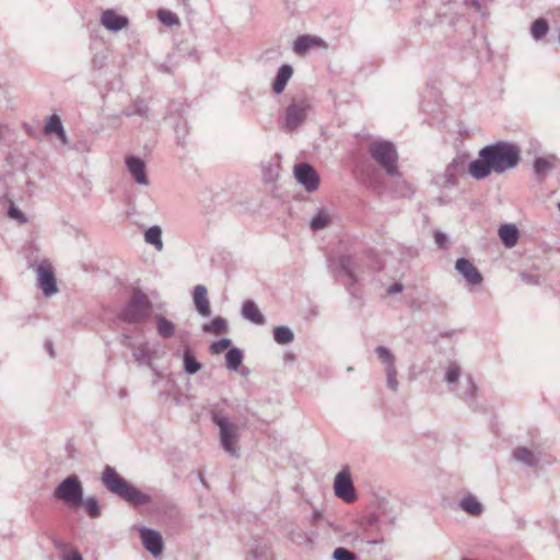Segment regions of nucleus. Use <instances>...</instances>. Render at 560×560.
I'll return each instance as SVG.
<instances>
[{
	"label": "nucleus",
	"mask_w": 560,
	"mask_h": 560,
	"mask_svg": "<svg viewBox=\"0 0 560 560\" xmlns=\"http://www.w3.org/2000/svg\"><path fill=\"white\" fill-rule=\"evenodd\" d=\"M499 236L505 247L512 248L517 244L520 232L514 224H503L499 229Z\"/></svg>",
	"instance_id": "23"
},
{
	"label": "nucleus",
	"mask_w": 560,
	"mask_h": 560,
	"mask_svg": "<svg viewBox=\"0 0 560 560\" xmlns=\"http://www.w3.org/2000/svg\"><path fill=\"white\" fill-rule=\"evenodd\" d=\"M273 339L278 345H289L294 340V334L287 326H278L273 329Z\"/></svg>",
	"instance_id": "32"
},
{
	"label": "nucleus",
	"mask_w": 560,
	"mask_h": 560,
	"mask_svg": "<svg viewBox=\"0 0 560 560\" xmlns=\"http://www.w3.org/2000/svg\"><path fill=\"white\" fill-rule=\"evenodd\" d=\"M521 278L525 283L532 285H537L540 282V277L537 273L522 272Z\"/></svg>",
	"instance_id": "45"
},
{
	"label": "nucleus",
	"mask_w": 560,
	"mask_h": 560,
	"mask_svg": "<svg viewBox=\"0 0 560 560\" xmlns=\"http://www.w3.org/2000/svg\"><path fill=\"white\" fill-rule=\"evenodd\" d=\"M468 164L465 155H456L444 172L434 177V183L441 188L456 187L458 178L468 172Z\"/></svg>",
	"instance_id": "8"
},
{
	"label": "nucleus",
	"mask_w": 560,
	"mask_h": 560,
	"mask_svg": "<svg viewBox=\"0 0 560 560\" xmlns=\"http://www.w3.org/2000/svg\"><path fill=\"white\" fill-rule=\"evenodd\" d=\"M434 241H435L436 245L442 248V247H445V245L447 243V237L444 233L438 231L434 234Z\"/></svg>",
	"instance_id": "49"
},
{
	"label": "nucleus",
	"mask_w": 560,
	"mask_h": 560,
	"mask_svg": "<svg viewBox=\"0 0 560 560\" xmlns=\"http://www.w3.org/2000/svg\"><path fill=\"white\" fill-rule=\"evenodd\" d=\"M232 341L229 338H222L211 343L210 352L212 354H220L224 352L231 346Z\"/></svg>",
	"instance_id": "41"
},
{
	"label": "nucleus",
	"mask_w": 560,
	"mask_h": 560,
	"mask_svg": "<svg viewBox=\"0 0 560 560\" xmlns=\"http://www.w3.org/2000/svg\"><path fill=\"white\" fill-rule=\"evenodd\" d=\"M202 331L206 334L221 335L228 331V322L223 317H215L210 323L202 325Z\"/></svg>",
	"instance_id": "28"
},
{
	"label": "nucleus",
	"mask_w": 560,
	"mask_h": 560,
	"mask_svg": "<svg viewBox=\"0 0 560 560\" xmlns=\"http://www.w3.org/2000/svg\"><path fill=\"white\" fill-rule=\"evenodd\" d=\"M377 522H378V517H377L376 515H374V514L369 515V516L366 517V520H365V524H366V528H365V530H366L368 533H371V529H370V528H371L372 526H374Z\"/></svg>",
	"instance_id": "50"
},
{
	"label": "nucleus",
	"mask_w": 560,
	"mask_h": 560,
	"mask_svg": "<svg viewBox=\"0 0 560 560\" xmlns=\"http://www.w3.org/2000/svg\"><path fill=\"white\" fill-rule=\"evenodd\" d=\"M331 222V217L329 212L325 209L317 210L316 214L312 218L310 222V228L312 231H320L329 225Z\"/></svg>",
	"instance_id": "29"
},
{
	"label": "nucleus",
	"mask_w": 560,
	"mask_h": 560,
	"mask_svg": "<svg viewBox=\"0 0 560 560\" xmlns=\"http://www.w3.org/2000/svg\"><path fill=\"white\" fill-rule=\"evenodd\" d=\"M8 214H9L10 218L15 219V220H18L20 222H26L25 214L20 209H18L14 206H11L9 208Z\"/></svg>",
	"instance_id": "46"
},
{
	"label": "nucleus",
	"mask_w": 560,
	"mask_h": 560,
	"mask_svg": "<svg viewBox=\"0 0 560 560\" xmlns=\"http://www.w3.org/2000/svg\"><path fill=\"white\" fill-rule=\"evenodd\" d=\"M401 185L404 187V191L401 192V196L410 197L413 194V189L406 182H401Z\"/></svg>",
	"instance_id": "51"
},
{
	"label": "nucleus",
	"mask_w": 560,
	"mask_h": 560,
	"mask_svg": "<svg viewBox=\"0 0 560 560\" xmlns=\"http://www.w3.org/2000/svg\"><path fill=\"white\" fill-rule=\"evenodd\" d=\"M512 457L514 460L529 468H537L541 464L551 465L556 462V458L552 456L545 458V453L541 450L533 451L526 446L515 447Z\"/></svg>",
	"instance_id": "9"
},
{
	"label": "nucleus",
	"mask_w": 560,
	"mask_h": 560,
	"mask_svg": "<svg viewBox=\"0 0 560 560\" xmlns=\"http://www.w3.org/2000/svg\"><path fill=\"white\" fill-rule=\"evenodd\" d=\"M294 176L296 180L310 192L315 191L319 185V177L307 163L298 164L294 166Z\"/></svg>",
	"instance_id": "13"
},
{
	"label": "nucleus",
	"mask_w": 560,
	"mask_h": 560,
	"mask_svg": "<svg viewBox=\"0 0 560 560\" xmlns=\"http://www.w3.org/2000/svg\"><path fill=\"white\" fill-rule=\"evenodd\" d=\"M101 23L109 31L118 32L128 25V19L122 15L116 14L112 10L103 12Z\"/></svg>",
	"instance_id": "20"
},
{
	"label": "nucleus",
	"mask_w": 560,
	"mask_h": 560,
	"mask_svg": "<svg viewBox=\"0 0 560 560\" xmlns=\"http://www.w3.org/2000/svg\"><path fill=\"white\" fill-rule=\"evenodd\" d=\"M55 546L58 548V549H62L65 548V544L60 542V541H55Z\"/></svg>",
	"instance_id": "56"
},
{
	"label": "nucleus",
	"mask_w": 560,
	"mask_h": 560,
	"mask_svg": "<svg viewBox=\"0 0 560 560\" xmlns=\"http://www.w3.org/2000/svg\"><path fill=\"white\" fill-rule=\"evenodd\" d=\"M128 340H129V336L124 335V336H122L121 343H122V345H127Z\"/></svg>",
	"instance_id": "57"
},
{
	"label": "nucleus",
	"mask_w": 560,
	"mask_h": 560,
	"mask_svg": "<svg viewBox=\"0 0 560 560\" xmlns=\"http://www.w3.org/2000/svg\"><path fill=\"white\" fill-rule=\"evenodd\" d=\"M465 5L474 8L481 16H486L487 12L479 0H464Z\"/></svg>",
	"instance_id": "47"
},
{
	"label": "nucleus",
	"mask_w": 560,
	"mask_h": 560,
	"mask_svg": "<svg viewBox=\"0 0 560 560\" xmlns=\"http://www.w3.org/2000/svg\"><path fill=\"white\" fill-rule=\"evenodd\" d=\"M247 560H270V558L265 546H257L250 550V556Z\"/></svg>",
	"instance_id": "42"
},
{
	"label": "nucleus",
	"mask_w": 560,
	"mask_h": 560,
	"mask_svg": "<svg viewBox=\"0 0 560 560\" xmlns=\"http://www.w3.org/2000/svg\"><path fill=\"white\" fill-rule=\"evenodd\" d=\"M122 114L127 117L138 115L144 118L149 117V107L144 100H136L132 104V107L129 109H125Z\"/></svg>",
	"instance_id": "34"
},
{
	"label": "nucleus",
	"mask_w": 560,
	"mask_h": 560,
	"mask_svg": "<svg viewBox=\"0 0 560 560\" xmlns=\"http://www.w3.org/2000/svg\"><path fill=\"white\" fill-rule=\"evenodd\" d=\"M102 482L109 492L118 495L131 505H145L152 501L149 494L129 483L112 466H105L102 474Z\"/></svg>",
	"instance_id": "2"
},
{
	"label": "nucleus",
	"mask_w": 560,
	"mask_h": 560,
	"mask_svg": "<svg viewBox=\"0 0 560 560\" xmlns=\"http://www.w3.org/2000/svg\"><path fill=\"white\" fill-rule=\"evenodd\" d=\"M46 349L48 350L50 357H54L52 343L50 341L46 342Z\"/></svg>",
	"instance_id": "55"
},
{
	"label": "nucleus",
	"mask_w": 560,
	"mask_h": 560,
	"mask_svg": "<svg viewBox=\"0 0 560 560\" xmlns=\"http://www.w3.org/2000/svg\"><path fill=\"white\" fill-rule=\"evenodd\" d=\"M311 110L312 104L307 97H293L288 107L285 108L283 129L289 132L295 131L301 125H303L306 121Z\"/></svg>",
	"instance_id": "5"
},
{
	"label": "nucleus",
	"mask_w": 560,
	"mask_h": 560,
	"mask_svg": "<svg viewBox=\"0 0 560 560\" xmlns=\"http://www.w3.org/2000/svg\"><path fill=\"white\" fill-rule=\"evenodd\" d=\"M462 375V369L458 362L450 361L445 368L444 380L447 384H456Z\"/></svg>",
	"instance_id": "33"
},
{
	"label": "nucleus",
	"mask_w": 560,
	"mask_h": 560,
	"mask_svg": "<svg viewBox=\"0 0 560 560\" xmlns=\"http://www.w3.org/2000/svg\"><path fill=\"white\" fill-rule=\"evenodd\" d=\"M292 74H293V68L290 65H282L278 69L277 75L272 83V91L276 94H281L284 91Z\"/></svg>",
	"instance_id": "22"
},
{
	"label": "nucleus",
	"mask_w": 560,
	"mask_h": 560,
	"mask_svg": "<svg viewBox=\"0 0 560 560\" xmlns=\"http://www.w3.org/2000/svg\"><path fill=\"white\" fill-rule=\"evenodd\" d=\"M61 560H83L77 550H68L62 553Z\"/></svg>",
	"instance_id": "48"
},
{
	"label": "nucleus",
	"mask_w": 560,
	"mask_h": 560,
	"mask_svg": "<svg viewBox=\"0 0 560 560\" xmlns=\"http://www.w3.org/2000/svg\"><path fill=\"white\" fill-rule=\"evenodd\" d=\"M242 316L256 325H264L266 322L257 304L252 300H247L243 303Z\"/></svg>",
	"instance_id": "21"
},
{
	"label": "nucleus",
	"mask_w": 560,
	"mask_h": 560,
	"mask_svg": "<svg viewBox=\"0 0 560 560\" xmlns=\"http://www.w3.org/2000/svg\"><path fill=\"white\" fill-rule=\"evenodd\" d=\"M133 358L140 364H148L150 362V351L144 346H140L135 352Z\"/></svg>",
	"instance_id": "43"
},
{
	"label": "nucleus",
	"mask_w": 560,
	"mask_h": 560,
	"mask_svg": "<svg viewBox=\"0 0 560 560\" xmlns=\"http://www.w3.org/2000/svg\"><path fill=\"white\" fill-rule=\"evenodd\" d=\"M27 186L33 187V183L31 180H28Z\"/></svg>",
	"instance_id": "61"
},
{
	"label": "nucleus",
	"mask_w": 560,
	"mask_h": 560,
	"mask_svg": "<svg viewBox=\"0 0 560 560\" xmlns=\"http://www.w3.org/2000/svg\"><path fill=\"white\" fill-rule=\"evenodd\" d=\"M57 137L59 138V140H60L63 144H67V143H68V137H67L66 131H65V129H63V128L61 129V133H57Z\"/></svg>",
	"instance_id": "53"
},
{
	"label": "nucleus",
	"mask_w": 560,
	"mask_h": 560,
	"mask_svg": "<svg viewBox=\"0 0 560 560\" xmlns=\"http://www.w3.org/2000/svg\"><path fill=\"white\" fill-rule=\"evenodd\" d=\"M312 534L292 530L289 534V539L296 545H307L312 542Z\"/></svg>",
	"instance_id": "40"
},
{
	"label": "nucleus",
	"mask_w": 560,
	"mask_h": 560,
	"mask_svg": "<svg viewBox=\"0 0 560 560\" xmlns=\"http://www.w3.org/2000/svg\"><path fill=\"white\" fill-rule=\"evenodd\" d=\"M401 291H402V284H400V283H394L387 290V292L389 294L399 293Z\"/></svg>",
	"instance_id": "52"
},
{
	"label": "nucleus",
	"mask_w": 560,
	"mask_h": 560,
	"mask_svg": "<svg viewBox=\"0 0 560 560\" xmlns=\"http://www.w3.org/2000/svg\"><path fill=\"white\" fill-rule=\"evenodd\" d=\"M319 517H320V512H318V511H314V513H313V518H314V521H315V520H317V518H319Z\"/></svg>",
	"instance_id": "58"
},
{
	"label": "nucleus",
	"mask_w": 560,
	"mask_h": 560,
	"mask_svg": "<svg viewBox=\"0 0 560 560\" xmlns=\"http://www.w3.org/2000/svg\"><path fill=\"white\" fill-rule=\"evenodd\" d=\"M549 31V25L545 19H537L533 22L530 27V34L533 38L539 40L544 38Z\"/></svg>",
	"instance_id": "36"
},
{
	"label": "nucleus",
	"mask_w": 560,
	"mask_h": 560,
	"mask_svg": "<svg viewBox=\"0 0 560 560\" xmlns=\"http://www.w3.org/2000/svg\"><path fill=\"white\" fill-rule=\"evenodd\" d=\"M323 40L319 37L301 35L293 43V51L296 55L305 54L311 47L320 45Z\"/></svg>",
	"instance_id": "25"
},
{
	"label": "nucleus",
	"mask_w": 560,
	"mask_h": 560,
	"mask_svg": "<svg viewBox=\"0 0 560 560\" xmlns=\"http://www.w3.org/2000/svg\"><path fill=\"white\" fill-rule=\"evenodd\" d=\"M144 241L155 247L156 250L163 249L162 230L159 225H153L144 232Z\"/></svg>",
	"instance_id": "30"
},
{
	"label": "nucleus",
	"mask_w": 560,
	"mask_h": 560,
	"mask_svg": "<svg viewBox=\"0 0 560 560\" xmlns=\"http://www.w3.org/2000/svg\"><path fill=\"white\" fill-rule=\"evenodd\" d=\"M243 361V352L238 348H231L225 354L226 368L231 371H236Z\"/></svg>",
	"instance_id": "31"
},
{
	"label": "nucleus",
	"mask_w": 560,
	"mask_h": 560,
	"mask_svg": "<svg viewBox=\"0 0 560 560\" xmlns=\"http://www.w3.org/2000/svg\"><path fill=\"white\" fill-rule=\"evenodd\" d=\"M192 300L199 315L207 317L211 314L208 290L203 284H198L194 288Z\"/></svg>",
	"instance_id": "19"
},
{
	"label": "nucleus",
	"mask_w": 560,
	"mask_h": 560,
	"mask_svg": "<svg viewBox=\"0 0 560 560\" xmlns=\"http://www.w3.org/2000/svg\"><path fill=\"white\" fill-rule=\"evenodd\" d=\"M54 498L65 504L77 508L83 502V486L77 475L65 478L54 490Z\"/></svg>",
	"instance_id": "6"
},
{
	"label": "nucleus",
	"mask_w": 560,
	"mask_h": 560,
	"mask_svg": "<svg viewBox=\"0 0 560 560\" xmlns=\"http://www.w3.org/2000/svg\"><path fill=\"white\" fill-rule=\"evenodd\" d=\"M63 128L61 119L58 115H50L45 125L44 131L46 135H57L61 133V129Z\"/></svg>",
	"instance_id": "37"
},
{
	"label": "nucleus",
	"mask_w": 560,
	"mask_h": 560,
	"mask_svg": "<svg viewBox=\"0 0 560 560\" xmlns=\"http://www.w3.org/2000/svg\"><path fill=\"white\" fill-rule=\"evenodd\" d=\"M455 269L465 278L468 284L479 285L483 280L479 270L466 258L457 259L455 262Z\"/></svg>",
	"instance_id": "16"
},
{
	"label": "nucleus",
	"mask_w": 560,
	"mask_h": 560,
	"mask_svg": "<svg viewBox=\"0 0 560 560\" xmlns=\"http://www.w3.org/2000/svg\"><path fill=\"white\" fill-rule=\"evenodd\" d=\"M521 149L508 141H498L479 150L478 159L469 162L468 173L476 180H481L491 173L503 174L518 165Z\"/></svg>",
	"instance_id": "1"
},
{
	"label": "nucleus",
	"mask_w": 560,
	"mask_h": 560,
	"mask_svg": "<svg viewBox=\"0 0 560 560\" xmlns=\"http://www.w3.org/2000/svg\"><path fill=\"white\" fill-rule=\"evenodd\" d=\"M140 537L144 548L152 553L154 557H158L162 553L164 544L162 536L159 532L143 527L140 529Z\"/></svg>",
	"instance_id": "14"
},
{
	"label": "nucleus",
	"mask_w": 560,
	"mask_h": 560,
	"mask_svg": "<svg viewBox=\"0 0 560 560\" xmlns=\"http://www.w3.org/2000/svg\"><path fill=\"white\" fill-rule=\"evenodd\" d=\"M158 18L160 22L166 26H175L179 24L178 16L175 13L167 10H159Z\"/></svg>",
	"instance_id": "39"
},
{
	"label": "nucleus",
	"mask_w": 560,
	"mask_h": 560,
	"mask_svg": "<svg viewBox=\"0 0 560 560\" xmlns=\"http://www.w3.org/2000/svg\"><path fill=\"white\" fill-rule=\"evenodd\" d=\"M354 265V258L350 255H342L336 262L331 264L335 276L337 278L347 277L350 285L357 281Z\"/></svg>",
	"instance_id": "15"
},
{
	"label": "nucleus",
	"mask_w": 560,
	"mask_h": 560,
	"mask_svg": "<svg viewBox=\"0 0 560 560\" xmlns=\"http://www.w3.org/2000/svg\"><path fill=\"white\" fill-rule=\"evenodd\" d=\"M368 152L372 160L393 177H400L398 170V152L393 142L388 140H375L368 145Z\"/></svg>",
	"instance_id": "4"
},
{
	"label": "nucleus",
	"mask_w": 560,
	"mask_h": 560,
	"mask_svg": "<svg viewBox=\"0 0 560 560\" xmlns=\"http://www.w3.org/2000/svg\"><path fill=\"white\" fill-rule=\"evenodd\" d=\"M156 332L162 338H172L175 334V325L162 314L155 315Z\"/></svg>",
	"instance_id": "26"
},
{
	"label": "nucleus",
	"mask_w": 560,
	"mask_h": 560,
	"mask_svg": "<svg viewBox=\"0 0 560 560\" xmlns=\"http://www.w3.org/2000/svg\"><path fill=\"white\" fill-rule=\"evenodd\" d=\"M383 541H384L383 537L375 536V537L369 539L368 544H370V545H377V544H382Z\"/></svg>",
	"instance_id": "54"
},
{
	"label": "nucleus",
	"mask_w": 560,
	"mask_h": 560,
	"mask_svg": "<svg viewBox=\"0 0 560 560\" xmlns=\"http://www.w3.org/2000/svg\"><path fill=\"white\" fill-rule=\"evenodd\" d=\"M151 312L152 302L149 296L140 289H133L130 299L120 311L118 317L127 324L137 325L148 320Z\"/></svg>",
	"instance_id": "3"
},
{
	"label": "nucleus",
	"mask_w": 560,
	"mask_h": 560,
	"mask_svg": "<svg viewBox=\"0 0 560 560\" xmlns=\"http://www.w3.org/2000/svg\"><path fill=\"white\" fill-rule=\"evenodd\" d=\"M38 287L45 296H51L58 292L52 266L48 261H42L36 268Z\"/></svg>",
	"instance_id": "12"
},
{
	"label": "nucleus",
	"mask_w": 560,
	"mask_h": 560,
	"mask_svg": "<svg viewBox=\"0 0 560 560\" xmlns=\"http://www.w3.org/2000/svg\"><path fill=\"white\" fill-rule=\"evenodd\" d=\"M93 62H94V65H95V66H97V57H95V58L93 59Z\"/></svg>",
	"instance_id": "60"
},
{
	"label": "nucleus",
	"mask_w": 560,
	"mask_h": 560,
	"mask_svg": "<svg viewBox=\"0 0 560 560\" xmlns=\"http://www.w3.org/2000/svg\"><path fill=\"white\" fill-rule=\"evenodd\" d=\"M183 361L187 374H196L201 369V364L195 359L189 349L184 351Z\"/></svg>",
	"instance_id": "35"
},
{
	"label": "nucleus",
	"mask_w": 560,
	"mask_h": 560,
	"mask_svg": "<svg viewBox=\"0 0 560 560\" xmlns=\"http://www.w3.org/2000/svg\"><path fill=\"white\" fill-rule=\"evenodd\" d=\"M334 560H355L357 557L353 552L349 551L346 548H337L332 553Z\"/></svg>",
	"instance_id": "44"
},
{
	"label": "nucleus",
	"mask_w": 560,
	"mask_h": 560,
	"mask_svg": "<svg viewBox=\"0 0 560 560\" xmlns=\"http://www.w3.org/2000/svg\"><path fill=\"white\" fill-rule=\"evenodd\" d=\"M212 421L220 430V442L223 450L231 456H238L235 446L237 441V427L229 421V419L219 410L212 411Z\"/></svg>",
	"instance_id": "7"
},
{
	"label": "nucleus",
	"mask_w": 560,
	"mask_h": 560,
	"mask_svg": "<svg viewBox=\"0 0 560 560\" xmlns=\"http://www.w3.org/2000/svg\"><path fill=\"white\" fill-rule=\"evenodd\" d=\"M334 491L339 499L347 503H351L357 500L354 486L350 471L347 467L336 475L334 480Z\"/></svg>",
	"instance_id": "10"
},
{
	"label": "nucleus",
	"mask_w": 560,
	"mask_h": 560,
	"mask_svg": "<svg viewBox=\"0 0 560 560\" xmlns=\"http://www.w3.org/2000/svg\"><path fill=\"white\" fill-rule=\"evenodd\" d=\"M478 386L474 382L471 375H467L465 378V385L460 397L471 407L475 405L477 399Z\"/></svg>",
	"instance_id": "27"
},
{
	"label": "nucleus",
	"mask_w": 560,
	"mask_h": 560,
	"mask_svg": "<svg viewBox=\"0 0 560 560\" xmlns=\"http://www.w3.org/2000/svg\"><path fill=\"white\" fill-rule=\"evenodd\" d=\"M126 167L137 184L143 186L149 184L143 160L133 155H128L126 156Z\"/></svg>",
	"instance_id": "18"
},
{
	"label": "nucleus",
	"mask_w": 560,
	"mask_h": 560,
	"mask_svg": "<svg viewBox=\"0 0 560 560\" xmlns=\"http://www.w3.org/2000/svg\"><path fill=\"white\" fill-rule=\"evenodd\" d=\"M375 353L377 354L378 359L384 363L385 365V374H386V385L387 387L393 390L394 393L398 392L399 382L397 380V370L395 366V357L389 351L388 348L384 346H378L375 348Z\"/></svg>",
	"instance_id": "11"
},
{
	"label": "nucleus",
	"mask_w": 560,
	"mask_h": 560,
	"mask_svg": "<svg viewBox=\"0 0 560 560\" xmlns=\"http://www.w3.org/2000/svg\"><path fill=\"white\" fill-rule=\"evenodd\" d=\"M459 508L471 516H480L483 512V505L471 493L466 494L459 501Z\"/></svg>",
	"instance_id": "24"
},
{
	"label": "nucleus",
	"mask_w": 560,
	"mask_h": 560,
	"mask_svg": "<svg viewBox=\"0 0 560 560\" xmlns=\"http://www.w3.org/2000/svg\"><path fill=\"white\" fill-rule=\"evenodd\" d=\"M558 164L559 160L553 154L536 158L533 168L537 180L542 182L550 172L558 167Z\"/></svg>",
	"instance_id": "17"
},
{
	"label": "nucleus",
	"mask_w": 560,
	"mask_h": 560,
	"mask_svg": "<svg viewBox=\"0 0 560 560\" xmlns=\"http://www.w3.org/2000/svg\"><path fill=\"white\" fill-rule=\"evenodd\" d=\"M104 60H105V57H104V56L101 58V60H98V59H97V65H98V67H102V65H103Z\"/></svg>",
	"instance_id": "59"
},
{
	"label": "nucleus",
	"mask_w": 560,
	"mask_h": 560,
	"mask_svg": "<svg viewBox=\"0 0 560 560\" xmlns=\"http://www.w3.org/2000/svg\"><path fill=\"white\" fill-rule=\"evenodd\" d=\"M81 505H84L85 511L91 518H97L101 515V509L96 498L89 497L86 499H83Z\"/></svg>",
	"instance_id": "38"
}]
</instances>
